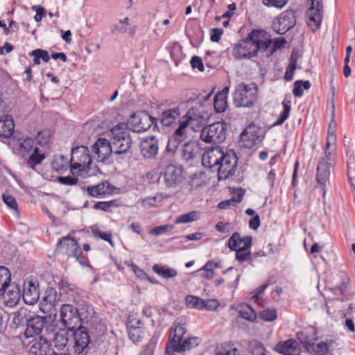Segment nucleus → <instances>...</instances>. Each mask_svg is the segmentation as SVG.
<instances>
[{
  "instance_id": "obj_1",
  "label": "nucleus",
  "mask_w": 355,
  "mask_h": 355,
  "mask_svg": "<svg viewBox=\"0 0 355 355\" xmlns=\"http://www.w3.org/2000/svg\"><path fill=\"white\" fill-rule=\"evenodd\" d=\"M258 87L255 83H243L236 85L233 94L234 104L236 107H252L257 99Z\"/></svg>"
},
{
  "instance_id": "obj_2",
  "label": "nucleus",
  "mask_w": 355,
  "mask_h": 355,
  "mask_svg": "<svg viewBox=\"0 0 355 355\" xmlns=\"http://www.w3.org/2000/svg\"><path fill=\"white\" fill-rule=\"evenodd\" d=\"M124 126L123 123H119L111 130L114 155H125L132 148L131 136L128 130L123 129Z\"/></svg>"
},
{
  "instance_id": "obj_3",
  "label": "nucleus",
  "mask_w": 355,
  "mask_h": 355,
  "mask_svg": "<svg viewBox=\"0 0 355 355\" xmlns=\"http://www.w3.org/2000/svg\"><path fill=\"white\" fill-rule=\"evenodd\" d=\"M92 162L89 150L85 146L73 148L70 159V171L71 173H77L89 170Z\"/></svg>"
},
{
  "instance_id": "obj_4",
  "label": "nucleus",
  "mask_w": 355,
  "mask_h": 355,
  "mask_svg": "<svg viewBox=\"0 0 355 355\" xmlns=\"http://www.w3.org/2000/svg\"><path fill=\"white\" fill-rule=\"evenodd\" d=\"M226 137V125L223 122L214 123L201 130L200 139L207 144H221Z\"/></svg>"
},
{
  "instance_id": "obj_5",
  "label": "nucleus",
  "mask_w": 355,
  "mask_h": 355,
  "mask_svg": "<svg viewBox=\"0 0 355 355\" xmlns=\"http://www.w3.org/2000/svg\"><path fill=\"white\" fill-rule=\"evenodd\" d=\"M237 156L234 151L223 153L216 168L219 180H225L234 175L237 168Z\"/></svg>"
},
{
  "instance_id": "obj_6",
  "label": "nucleus",
  "mask_w": 355,
  "mask_h": 355,
  "mask_svg": "<svg viewBox=\"0 0 355 355\" xmlns=\"http://www.w3.org/2000/svg\"><path fill=\"white\" fill-rule=\"evenodd\" d=\"M256 33L252 31L245 39L241 40L234 46L232 55L236 59H250L257 55L258 48L253 42V36Z\"/></svg>"
},
{
  "instance_id": "obj_7",
  "label": "nucleus",
  "mask_w": 355,
  "mask_h": 355,
  "mask_svg": "<svg viewBox=\"0 0 355 355\" xmlns=\"http://www.w3.org/2000/svg\"><path fill=\"white\" fill-rule=\"evenodd\" d=\"M187 333L186 322L182 318H177L171 329L169 340L166 347V352L168 354H173V349H175L179 344L182 343V338Z\"/></svg>"
},
{
  "instance_id": "obj_8",
  "label": "nucleus",
  "mask_w": 355,
  "mask_h": 355,
  "mask_svg": "<svg viewBox=\"0 0 355 355\" xmlns=\"http://www.w3.org/2000/svg\"><path fill=\"white\" fill-rule=\"evenodd\" d=\"M60 320L67 330L73 331L78 327L81 318V314L77 308L71 304H63L60 310Z\"/></svg>"
},
{
  "instance_id": "obj_9",
  "label": "nucleus",
  "mask_w": 355,
  "mask_h": 355,
  "mask_svg": "<svg viewBox=\"0 0 355 355\" xmlns=\"http://www.w3.org/2000/svg\"><path fill=\"white\" fill-rule=\"evenodd\" d=\"M158 119L146 112L132 114L128 121L130 128L135 132H145L152 125L157 126Z\"/></svg>"
},
{
  "instance_id": "obj_10",
  "label": "nucleus",
  "mask_w": 355,
  "mask_h": 355,
  "mask_svg": "<svg viewBox=\"0 0 355 355\" xmlns=\"http://www.w3.org/2000/svg\"><path fill=\"white\" fill-rule=\"evenodd\" d=\"M180 119L194 132L202 130L207 123V117L200 107L190 108Z\"/></svg>"
},
{
  "instance_id": "obj_11",
  "label": "nucleus",
  "mask_w": 355,
  "mask_h": 355,
  "mask_svg": "<svg viewBox=\"0 0 355 355\" xmlns=\"http://www.w3.org/2000/svg\"><path fill=\"white\" fill-rule=\"evenodd\" d=\"M302 332L297 333V336L306 351L313 355H326L327 353L334 350L336 347V343L331 340L327 342L312 343L311 341L304 340L301 338Z\"/></svg>"
},
{
  "instance_id": "obj_12",
  "label": "nucleus",
  "mask_w": 355,
  "mask_h": 355,
  "mask_svg": "<svg viewBox=\"0 0 355 355\" xmlns=\"http://www.w3.org/2000/svg\"><path fill=\"white\" fill-rule=\"evenodd\" d=\"M22 342L26 349L34 355H49L51 351V343L47 338L42 336Z\"/></svg>"
},
{
  "instance_id": "obj_13",
  "label": "nucleus",
  "mask_w": 355,
  "mask_h": 355,
  "mask_svg": "<svg viewBox=\"0 0 355 355\" xmlns=\"http://www.w3.org/2000/svg\"><path fill=\"white\" fill-rule=\"evenodd\" d=\"M296 17L295 11L287 10L283 12L277 19V23L273 24L274 31L279 35H284L295 26Z\"/></svg>"
},
{
  "instance_id": "obj_14",
  "label": "nucleus",
  "mask_w": 355,
  "mask_h": 355,
  "mask_svg": "<svg viewBox=\"0 0 355 355\" xmlns=\"http://www.w3.org/2000/svg\"><path fill=\"white\" fill-rule=\"evenodd\" d=\"M179 127L168 139L166 150L167 153H175L179 145L187 139L189 127L182 120H179Z\"/></svg>"
},
{
  "instance_id": "obj_15",
  "label": "nucleus",
  "mask_w": 355,
  "mask_h": 355,
  "mask_svg": "<svg viewBox=\"0 0 355 355\" xmlns=\"http://www.w3.org/2000/svg\"><path fill=\"white\" fill-rule=\"evenodd\" d=\"M334 163V160H329L325 158H320L317 166L316 180L321 186L323 196L325 195L324 188L329 182L330 168Z\"/></svg>"
},
{
  "instance_id": "obj_16",
  "label": "nucleus",
  "mask_w": 355,
  "mask_h": 355,
  "mask_svg": "<svg viewBox=\"0 0 355 355\" xmlns=\"http://www.w3.org/2000/svg\"><path fill=\"white\" fill-rule=\"evenodd\" d=\"M40 293L39 282L37 279L24 282L22 297L26 304H35L40 298Z\"/></svg>"
},
{
  "instance_id": "obj_17",
  "label": "nucleus",
  "mask_w": 355,
  "mask_h": 355,
  "mask_svg": "<svg viewBox=\"0 0 355 355\" xmlns=\"http://www.w3.org/2000/svg\"><path fill=\"white\" fill-rule=\"evenodd\" d=\"M162 177L166 186L168 187H175L184 180L181 168L173 164H170L165 168Z\"/></svg>"
},
{
  "instance_id": "obj_18",
  "label": "nucleus",
  "mask_w": 355,
  "mask_h": 355,
  "mask_svg": "<svg viewBox=\"0 0 355 355\" xmlns=\"http://www.w3.org/2000/svg\"><path fill=\"white\" fill-rule=\"evenodd\" d=\"M223 151L220 147H212L207 150L202 155V164L208 168H217Z\"/></svg>"
},
{
  "instance_id": "obj_19",
  "label": "nucleus",
  "mask_w": 355,
  "mask_h": 355,
  "mask_svg": "<svg viewBox=\"0 0 355 355\" xmlns=\"http://www.w3.org/2000/svg\"><path fill=\"white\" fill-rule=\"evenodd\" d=\"M73 335V349L77 354H80L87 349L89 343V336L86 329L82 326L76 327Z\"/></svg>"
},
{
  "instance_id": "obj_20",
  "label": "nucleus",
  "mask_w": 355,
  "mask_h": 355,
  "mask_svg": "<svg viewBox=\"0 0 355 355\" xmlns=\"http://www.w3.org/2000/svg\"><path fill=\"white\" fill-rule=\"evenodd\" d=\"M98 161L103 162L113 153L112 142L105 138H99L92 146Z\"/></svg>"
},
{
  "instance_id": "obj_21",
  "label": "nucleus",
  "mask_w": 355,
  "mask_h": 355,
  "mask_svg": "<svg viewBox=\"0 0 355 355\" xmlns=\"http://www.w3.org/2000/svg\"><path fill=\"white\" fill-rule=\"evenodd\" d=\"M141 153L145 158L155 157L159 150V141L155 136L143 139L140 143Z\"/></svg>"
},
{
  "instance_id": "obj_22",
  "label": "nucleus",
  "mask_w": 355,
  "mask_h": 355,
  "mask_svg": "<svg viewBox=\"0 0 355 355\" xmlns=\"http://www.w3.org/2000/svg\"><path fill=\"white\" fill-rule=\"evenodd\" d=\"M57 249L68 257H73L76 255L77 252H80L78 242L69 236H64L59 240Z\"/></svg>"
},
{
  "instance_id": "obj_23",
  "label": "nucleus",
  "mask_w": 355,
  "mask_h": 355,
  "mask_svg": "<svg viewBox=\"0 0 355 355\" xmlns=\"http://www.w3.org/2000/svg\"><path fill=\"white\" fill-rule=\"evenodd\" d=\"M338 284L331 288V291L334 295L343 296L344 297L341 299V301L350 299L353 296L352 293L348 292L350 285V278L345 272H340L338 274Z\"/></svg>"
},
{
  "instance_id": "obj_24",
  "label": "nucleus",
  "mask_w": 355,
  "mask_h": 355,
  "mask_svg": "<svg viewBox=\"0 0 355 355\" xmlns=\"http://www.w3.org/2000/svg\"><path fill=\"white\" fill-rule=\"evenodd\" d=\"M44 327V320L43 318L32 317L26 325L24 331L25 338L23 340H29L36 336H39Z\"/></svg>"
},
{
  "instance_id": "obj_25",
  "label": "nucleus",
  "mask_w": 355,
  "mask_h": 355,
  "mask_svg": "<svg viewBox=\"0 0 355 355\" xmlns=\"http://www.w3.org/2000/svg\"><path fill=\"white\" fill-rule=\"evenodd\" d=\"M1 295H3L6 304L8 306L12 307L19 302L20 288L17 284L10 282L3 289Z\"/></svg>"
},
{
  "instance_id": "obj_26",
  "label": "nucleus",
  "mask_w": 355,
  "mask_h": 355,
  "mask_svg": "<svg viewBox=\"0 0 355 355\" xmlns=\"http://www.w3.org/2000/svg\"><path fill=\"white\" fill-rule=\"evenodd\" d=\"M252 241L251 236L241 237L239 232H234L228 240V247L231 250L249 249L252 245Z\"/></svg>"
},
{
  "instance_id": "obj_27",
  "label": "nucleus",
  "mask_w": 355,
  "mask_h": 355,
  "mask_svg": "<svg viewBox=\"0 0 355 355\" xmlns=\"http://www.w3.org/2000/svg\"><path fill=\"white\" fill-rule=\"evenodd\" d=\"M263 138L261 135L258 134L255 127H248L241 135V139L244 142L243 145L249 148L259 144Z\"/></svg>"
},
{
  "instance_id": "obj_28",
  "label": "nucleus",
  "mask_w": 355,
  "mask_h": 355,
  "mask_svg": "<svg viewBox=\"0 0 355 355\" xmlns=\"http://www.w3.org/2000/svg\"><path fill=\"white\" fill-rule=\"evenodd\" d=\"M311 2V5L306 12V15L309 19V25H311L313 22L315 28H319L322 21V4L320 1H317L315 4L314 0H309Z\"/></svg>"
},
{
  "instance_id": "obj_29",
  "label": "nucleus",
  "mask_w": 355,
  "mask_h": 355,
  "mask_svg": "<svg viewBox=\"0 0 355 355\" xmlns=\"http://www.w3.org/2000/svg\"><path fill=\"white\" fill-rule=\"evenodd\" d=\"M275 349L278 353L284 355H299L301 351L298 343L291 339L278 343Z\"/></svg>"
},
{
  "instance_id": "obj_30",
  "label": "nucleus",
  "mask_w": 355,
  "mask_h": 355,
  "mask_svg": "<svg viewBox=\"0 0 355 355\" xmlns=\"http://www.w3.org/2000/svg\"><path fill=\"white\" fill-rule=\"evenodd\" d=\"M200 155V148L195 141H187L182 149V158L186 162L194 159Z\"/></svg>"
},
{
  "instance_id": "obj_31",
  "label": "nucleus",
  "mask_w": 355,
  "mask_h": 355,
  "mask_svg": "<svg viewBox=\"0 0 355 355\" xmlns=\"http://www.w3.org/2000/svg\"><path fill=\"white\" fill-rule=\"evenodd\" d=\"M180 116L179 107L167 109L162 112L160 116V123L164 126H171Z\"/></svg>"
},
{
  "instance_id": "obj_32",
  "label": "nucleus",
  "mask_w": 355,
  "mask_h": 355,
  "mask_svg": "<svg viewBox=\"0 0 355 355\" xmlns=\"http://www.w3.org/2000/svg\"><path fill=\"white\" fill-rule=\"evenodd\" d=\"M87 193L92 197H99L111 193L110 185L108 182H103L97 185L87 187Z\"/></svg>"
},
{
  "instance_id": "obj_33",
  "label": "nucleus",
  "mask_w": 355,
  "mask_h": 355,
  "mask_svg": "<svg viewBox=\"0 0 355 355\" xmlns=\"http://www.w3.org/2000/svg\"><path fill=\"white\" fill-rule=\"evenodd\" d=\"M15 129V123L10 116H6L2 120H0V137L10 138Z\"/></svg>"
},
{
  "instance_id": "obj_34",
  "label": "nucleus",
  "mask_w": 355,
  "mask_h": 355,
  "mask_svg": "<svg viewBox=\"0 0 355 355\" xmlns=\"http://www.w3.org/2000/svg\"><path fill=\"white\" fill-rule=\"evenodd\" d=\"M31 318L30 311L26 309H21L13 313L12 322L16 327L26 326Z\"/></svg>"
},
{
  "instance_id": "obj_35",
  "label": "nucleus",
  "mask_w": 355,
  "mask_h": 355,
  "mask_svg": "<svg viewBox=\"0 0 355 355\" xmlns=\"http://www.w3.org/2000/svg\"><path fill=\"white\" fill-rule=\"evenodd\" d=\"M336 137L335 134L329 133L326 139V145L324 149V156L322 158L328 159L334 161V154L336 152Z\"/></svg>"
},
{
  "instance_id": "obj_36",
  "label": "nucleus",
  "mask_w": 355,
  "mask_h": 355,
  "mask_svg": "<svg viewBox=\"0 0 355 355\" xmlns=\"http://www.w3.org/2000/svg\"><path fill=\"white\" fill-rule=\"evenodd\" d=\"M216 355H242L236 345L232 342L224 343L218 346Z\"/></svg>"
},
{
  "instance_id": "obj_37",
  "label": "nucleus",
  "mask_w": 355,
  "mask_h": 355,
  "mask_svg": "<svg viewBox=\"0 0 355 355\" xmlns=\"http://www.w3.org/2000/svg\"><path fill=\"white\" fill-rule=\"evenodd\" d=\"M69 342V334L66 329H60L53 336V343L58 350H63Z\"/></svg>"
},
{
  "instance_id": "obj_38",
  "label": "nucleus",
  "mask_w": 355,
  "mask_h": 355,
  "mask_svg": "<svg viewBox=\"0 0 355 355\" xmlns=\"http://www.w3.org/2000/svg\"><path fill=\"white\" fill-rule=\"evenodd\" d=\"M69 166H70V160L69 161L67 157L62 155L54 156L51 162V167L54 171L58 173H62L65 171Z\"/></svg>"
},
{
  "instance_id": "obj_39",
  "label": "nucleus",
  "mask_w": 355,
  "mask_h": 355,
  "mask_svg": "<svg viewBox=\"0 0 355 355\" xmlns=\"http://www.w3.org/2000/svg\"><path fill=\"white\" fill-rule=\"evenodd\" d=\"M200 338L198 337L184 339L181 344H179L175 349H173V353H182L187 350H190L191 349L198 346L200 343Z\"/></svg>"
},
{
  "instance_id": "obj_40",
  "label": "nucleus",
  "mask_w": 355,
  "mask_h": 355,
  "mask_svg": "<svg viewBox=\"0 0 355 355\" xmlns=\"http://www.w3.org/2000/svg\"><path fill=\"white\" fill-rule=\"evenodd\" d=\"M238 313L239 317L248 321L253 322L257 318L255 311L248 304H243L239 306Z\"/></svg>"
},
{
  "instance_id": "obj_41",
  "label": "nucleus",
  "mask_w": 355,
  "mask_h": 355,
  "mask_svg": "<svg viewBox=\"0 0 355 355\" xmlns=\"http://www.w3.org/2000/svg\"><path fill=\"white\" fill-rule=\"evenodd\" d=\"M252 31L257 32V34H254L253 36V42L254 43V45L257 46V52L259 51H266L268 49L269 47H270L272 44L271 40L266 39L264 40H261V37L263 35L262 32L259 30H252Z\"/></svg>"
},
{
  "instance_id": "obj_42",
  "label": "nucleus",
  "mask_w": 355,
  "mask_h": 355,
  "mask_svg": "<svg viewBox=\"0 0 355 355\" xmlns=\"http://www.w3.org/2000/svg\"><path fill=\"white\" fill-rule=\"evenodd\" d=\"M153 270L157 275L165 279L174 277L178 275L175 269L158 264L154 265Z\"/></svg>"
},
{
  "instance_id": "obj_43",
  "label": "nucleus",
  "mask_w": 355,
  "mask_h": 355,
  "mask_svg": "<svg viewBox=\"0 0 355 355\" xmlns=\"http://www.w3.org/2000/svg\"><path fill=\"white\" fill-rule=\"evenodd\" d=\"M60 295L55 288H48L46 291L45 295L43 298L44 302L50 307L54 306L60 300Z\"/></svg>"
},
{
  "instance_id": "obj_44",
  "label": "nucleus",
  "mask_w": 355,
  "mask_h": 355,
  "mask_svg": "<svg viewBox=\"0 0 355 355\" xmlns=\"http://www.w3.org/2000/svg\"><path fill=\"white\" fill-rule=\"evenodd\" d=\"M10 282L11 274L10 270L5 266H0V295Z\"/></svg>"
},
{
  "instance_id": "obj_45",
  "label": "nucleus",
  "mask_w": 355,
  "mask_h": 355,
  "mask_svg": "<svg viewBox=\"0 0 355 355\" xmlns=\"http://www.w3.org/2000/svg\"><path fill=\"white\" fill-rule=\"evenodd\" d=\"M35 140L32 138H26L23 139L19 143V153L24 156L26 154L31 153L34 150L35 146Z\"/></svg>"
},
{
  "instance_id": "obj_46",
  "label": "nucleus",
  "mask_w": 355,
  "mask_h": 355,
  "mask_svg": "<svg viewBox=\"0 0 355 355\" xmlns=\"http://www.w3.org/2000/svg\"><path fill=\"white\" fill-rule=\"evenodd\" d=\"M185 303L188 308L203 310L204 300L193 295H187Z\"/></svg>"
},
{
  "instance_id": "obj_47",
  "label": "nucleus",
  "mask_w": 355,
  "mask_h": 355,
  "mask_svg": "<svg viewBox=\"0 0 355 355\" xmlns=\"http://www.w3.org/2000/svg\"><path fill=\"white\" fill-rule=\"evenodd\" d=\"M311 83L309 80H296L294 83V87L293 89V95L295 97H301L303 95V90L302 89V87H303L304 89H309L311 87Z\"/></svg>"
},
{
  "instance_id": "obj_48",
  "label": "nucleus",
  "mask_w": 355,
  "mask_h": 355,
  "mask_svg": "<svg viewBox=\"0 0 355 355\" xmlns=\"http://www.w3.org/2000/svg\"><path fill=\"white\" fill-rule=\"evenodd\" d=\"M227 98L223 97V94H216L214 98V107L217 113L223 112L227 107Z\"/></svg>"
},
{
  "instance_id": "obj_49",
  "label": "nucleus",
  "mask_w": 355,
  "mask_h": 355,
  "mask_svg": "<svg viewBox=\"0 0 355 355\" xmlns=\"http://www.w3.org/2000/svg\"><path fill=\"white\" fill-rule=\"evenodd\" d=\"M290 103L291 101L287 100L286 97L282 102L284 110L280 114L278 120L275 122V125H282L288 118L291 109Z\"/></svg>"
},
{
  "instance_id": "obj_50",
  "label": "nucleus",
  "mask_w": 355,
  "mask_h": 355,
  "mask_svg": "<svg viewBox=\"0 0 355 355\" xmlns=\"http://www.w3.org/2000/svg\"><path fill=\"white\" fill-rule=\"evenodd\" d=\"M44 159V155L42 153H39V149L37 147H35L33 152L29 156L28 160V164L31 167L34 168V166L38 164H40Z\"/></svg>"
},
{
  "instance_id": "obj_51",
  "label": "nucleus",
  "mask_w": 355,
  "mask_h": 355,
  "mask_svg": "<svg viewBox=\"0 0 355 355\" xmlns=\"http://www.w3.org/2000/svg\"><path fill=\"white\" fill-rule=\"evenodd\" d=\"M197 211H193L178 216L175 219V223H188L193 222L197 219Z\"/></svg>"
},
{
  "instance_id": "obj_52",
  "label": "nucleus",
  "mask_w": 355,
  "mask_h": 355,
  "mask_svg": "<svg viewBox=\"0 0 355 355\" xmlns=\"http://www.w3.org/2000/svg\"><path fill=\"white\" fill-rule=\"evenodd\" d=\"M92 234L96 238H100L105 241H107L112 246H114L112 242V234L111 232H105L101 231L98 228H92Z\"/></svg>"
},
{
  "instance_id": "obj_53",
  "label": "nucleus",
  "mask_w": 355,
  "mask_h": 355,
  "mask_svg": "<svg viewBox=\"0 0 355 355\" xmlns=\"http://www.w3.org/2000/svg\"><path fill=\"white\" fill-rule=\"evenodd\" d=\"M297 67V61L296 59H295L293 56V55L291 57L289 64L286 69L284 78L287 81H291L293 80V73L296 69Z\"/></svg>"
},
{
  "instance_id": "obj_54",
  "label": "nucleus",
  "mask_w": 355,
  "mask_h": 355,
  "mask_svg": "<svg viewBox=\"0 0 355 355\" xmlns=\"http://www.w3.org/2000/svg\"><path fill=\"white\" fill-rule=\"evenodd\" d=\"M128 329L129 338L132 342L136 343L141 341L144 334L142 328H132Z\"/></svg>"
},
{
  "instance_id": "obj_55",
  "label": "nucleus",
  "mask_w": 355,
  "mask_h": 355,
  "mask_svg": "<svg viewBox=\"0 0 355 355\" xmlns=\"http://www.w3.org/2000/svg\"><path fill=\"white\" fill-rule=\"evenodd\" d=\"M260 318L265 321H273L277 318V312L274 309H264L260 313Z\"/></svg>"
},
{
  "instance_id": "obj_56",
  "label": "nucleus",
  "mask_w": 355,
  "mask_h": 355,
  "mask_svg": "<svg viewBox=\"0 0 355 355\" xmlns=\"http://www.w3.org/2000/svg\"><path fill=\"white\" fill-rule=\"evenodd\" d=\"M242 200V196H239L237 198H232L231 199L223 200L218 205L220 209H227L232 205H235L236 203H239Z\"/></svg>"
},
{
  "instance_id": "obj_57",
  "label": "nucleus",
  "mask_w": 355,
  "mask_h": 355,
  "mask_svg": "<svg viewBox=\"0 0 355 355\" xmlns=\"http://www.w3.org/2000/svg\"><path fill=\"white\" fill-rule=\"evenodd\" d=\"M248 249H238L235 250L236 253V259L240 262L243 263L245 261L250 259L251 253L249 251H247Z\"/></svg>"
},
{
  "instance_id": "obj_58",
  "label": "nucleus",
  "mask_w": 355,
  "mask_h": 355,
  "mask_svg": "<svg viewBox=\"0 0 355 355\" xmlns=\"http://www.w3.org/2000/svg\"><path fill=\"white\" fill-rule=\"evenodd\" d=\"M288 0H262V3L267 7H274L277 8H283Z\"/></svg>"
},
{
  "instance_id": "obj_59",
  "label": "nucleus",
  "mask_w": 355,
  "mask_h": 355,
  "mask_svg": "<svg viewBox=\"0 0 355 355\" xmlns=\"http://www.w3.org/2000/svg\"><path fill=\"white\" fill-rule=\"evenodd\" d=\"M173 229V225H164L160 226H156L150 230V233L153 235H159L167 231L172 230Z\"/></svg>"
},
{
  "instance_id": "obj_60",
  "label": "nucleus",
  "mask_w": 355,
  "mask_h": 355,
  "mask_svg": "<svg viewBox=\"0 0 355 355\" xmlns=\"http://www.w3.org/2000/svg\"><path fill=\"white\" fill-rule=\"evenodd\" d=\"M2 198L3 202L7 205L8 207L17 211L18 204L13 196L4 194L3 195Z\"/></svg>"
},
{
  "instance_id": "obj_61",
  "label": "nucleus",
  "mask_w": 355,
  "mask_h": 355,
  "mask_svg": "<svg viewBox=\"0 0 355 355\" xmlns=\"http://www.w3.org/2000/svg\"><path fill=\"white\" fill-rule=\"evenodd\" d=\"M113 206H116L115 201L99 202L94 205V208L108 211Z\"/></svg>"
},
{
  "instance_id": "obj_62",
  "label": "nucleus",
  "mask_w": 355,
  "mask_h": 355,
  "mask_svg": "<svg viewBox=\"0 0 355 355\" xmlns=\"http://www.w3.org/2000/svg\"><path fill=\"white\" fill-rule=\"evenodd\" d=\"M219 302L218 300L214 299H209L204 300L203 309L207 311H215L218 309Z\"/></svg>"
},
{
  "instance_id": "obj_63",
  "label": "nucleus",
  "mask_w": 355,
  "mask_h": 355,
  "mask_svg": "<svg viewBox=\"0 0 355 355\" xmlns=\"http://www.w3.org/2000/svg\"><path fill=\"white\" fill-rule=\"evenodd\" d=\"M32 10L36 12L34 19L37 22H40L46 15V10L42 6H33Z\"/></svg>"
},
{
  "instance_id": "obj_64",
  "label": "nucleus",
  "mask_w": 355,
  "mask_h": 355,
  "mask_svg": "<svg viewBox=\"0 0 355 355\" xmlns=\"http://www.w3.org/2000/svg\"><path fill=\"white\" fill-rule=\"evenodd\" d=\"M50 139V135L46 131L39 132L37 137V143L40 146L46 144Z\"/></svg>"
}]
</instances>
